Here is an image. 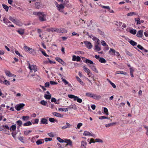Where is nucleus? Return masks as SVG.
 Wrapping results in <instances>:
<instances>
[{
  "instance_id": "nucleus-1",
  "label": "nucleus",
  "mask_w": 148,
  "mask_h": 148,
  "mask_svg": "<svg viewBox=\"0 0 148 148\" xmlns=\"http://www.w3.org/2000/svg\"><path fill=\"white\" fill-rule=\"evenodd\" d=\"M33 14L38 16L39 21L41 22L45 21L47 20L46 15L43 12H34Z\"/></svg>"
},
{
  "instance_id": "nucleus-2",
  "label": "nucleus",
  "mask_w": 148,
  "mask_h": 148,
  "mask_svg": "<svg viewBox=\"0 0 148 148\" xmlns=\"http://www.w3.org/2000/svg\"><path fill=\"white\" fill-rule=\"evenodd\" d=\"M84 71L87 73L88 77L93 78V74L90 72V70L88 69L87 68L86 66H84L83 67Z\"/></svg>"
},
{
  "instance_id": "nucleus-3",
  "label": "nucleus",
  "mask_w": 148,
  "mask_h": 148,
  "mask_svg": "<svg viewBox=\"0 0 148 148\" xmlns=\"http://www.w3.org/2000/svg\"><path fill=\"white\" fill-rule=\"evenodd\" d=\"M28 68L31 71L33 70L34 72H36L37 70V68L36 65H31L29 63L28 64Z\"/></svg>"
},
{
  "instance_id": "nucleus-4",
  "label": "nucleus",
  "mask_w": 148,
  "mask_h": 148,
  "mask_svg": "<svg viewBox=\"0 0 148 148\" xmlns=\"http://www.w3.org/2000/svg\"><path fill=\"white\" fill-rule=\"evenodd\" d=\"M25 106V104L22 103L19 104L17 105L15 107V109L17 111H19L21 109H22L23 107Z\"/></svg>"
},
{
  "instance_id": "nucleus-5",
  "label": "nucleus",
  "mask_w": 148,
  "mask_h": 148,
  "mask_svg": "<svg viewBox=\"0 0 148 148\" xmlns=\"http://www.w3.org/2000/svg\"><path fill=\"white\" fill-rule=\"evenodd\" d=\"M88 65L92 71H94L97 73H99L98 71L97 70L95 66V63H94L92 65H89L88 64Z\"/></svg>"
},
{
  "instance_id": "nucleus-6",
  "label": "nucleus",
  "mask_w": 148,
  "mask_h": 148,
  "mask_svg": "<svg viewBox=\"0 0 148 148\" xmlns=\"http://www.w3.org/2000/svg\"><path fill=\"white\" fill-rule=\"evenodd\" d=\"M84 43L87 48L89 49H91L92 46L90 42L86 41L84 42Z\"/></svg>"
},
{
  "instance_id": "nucleus-7",
  "label": "nucleus",
  "mask_w": 148,
  "mask_h": 148,
  "mask_svg": "<svg viewBox=\"0 0 148 148\" xmlns=\"http://www.w3.org/2000/svg\"><path fill=\"white\" fill-rule=\"evenodd\" d=\"M56 7L58 10L60 12L63 11V10L64 8V6L62 4H58L57 5Z\"/></svg>"
},
{
  "instance_id": "nucleus-8",
  "label": "nucleus",
  "mask_w": 148,
  "mask_h": 148,
  "mask_svg": "<svg viewBox=\"0 0 148 148\" xmlns=\"http://www.w3.org/2000/svg\"><path fill=\"white\" fill-rule=\"evenodd\" d=\"M48 123L47 119L44 118H42L41 119V121L40 122V124H47Z\"/></svg>"
},
{
  "instance_id": "nucleus-9",
  "label": "nucleus",
  "mask_w": 148,
  "mask_h": 148,
  "mask_svg": "<svg viewBox=\"0 0 148 148\" xmlns=\"http://www.w3.org/2000/svg\"><path fill=\"white\" fill-rule=\"evenodd\" d=\"M56 61H58V62L60 63L61 64H62L63 65L66 66V63L64 62L62 59L58 58L57 57L56 58Z\"/></svg>"
},
{
  "instance_id": "nucleus-10",
  "label": "nucleus",
  "mask_w": 148,
  "mask_h": 148,
  "mask_svg": "<svg viewBox=\"0 0 148 148\" xmlns=\"http://www.w3.org/2000/svg\"><path fill=\"white\" fill-rule=\"evenodd\" d=\"M83 135L85 136H91L95 137V135L92 134L89 132L87 131H85L84 132Z\"/></svg>"
},
{
  "instance_id": "nucleus-11",
  "label": "nucleus",
  "mask_w": 148,
  "mask_h": 148,
  "mask_svg": "<svg viewBox=\"0 0 148 148\" xmlns=\"http://www.w3.org/2000/svg\"><path fill=\"white\" fill-rule=\"evenodd\" d=\"M72 60L74 61H79L81 60L79 56L74 55L73 57Z\"/></svg>"
},
{
  "instance_id": "nucleus-12",
  "label": "nucleus",
  "mask_w": 148,
  "mask_h": 148,
  "mask_svg": "<svg viewBox=\"0 0 148 148\" xmlns=\"http://www.w3.org/2000/svg\"><path fill=\"white\" fill-rule=\"evenodd\" d=\"M52 114L54 116L58 117H62L63 116V115H61L60 113L55 112H53Z\"/></svg>"
},
{
  "instance_id": "nucleus-13",
  "label": "nucleus",
  "mask_w": 148,
  "mask_h": 148,
  "mask_svg": "<svg viewBox=\"0 0 148 148\" xmlns=\"http://www.w3.org/2000/svg\"><path fill=\"white\" fill-rule=\"evenodd\" d=\"M66 125H65L62 127V129L64 130V129H66L67 128H69L71 126V125L68 123H66Z\"/></svg>"
},
{
  "instance_id": "nucleus-14",
  "label": "nucleus",
  "mask_w": 148,
  "mask_h": 148,
  "mask_svg": "<svg viewBox=\"0 0 148 148\" xmlns=\"http://www.w3.org/2000/svg\"><path fill=\"white\" fill-rule=\"evenodd\" d=\"M101 97V96L100 95H97L96 94H93L92 98L95 99H99Z\"/></svg>"
},
{
  "instance_id": "nucleus-15",
  "label": "nucleus",
  "mask_w": 148,
  "mask_h": 148,
  "mask_svg": "<svg viewBox=\"0 0 148 148\" xmlns=\"http://www.w3.org/2000/svg\"><path fill=\"white\" fill-rule=\"evenodd\" d=\"M81 148H86L87 145V143L86 142L82 141H81Z\"/></svg>"
},
{
  "instance_id": "nucleus-16",
  "label": "nucleus",
  "mask_w": 148,
  "mask_h": 148,
  "mask_svg": "<svg viewBox=\"0 0 148 148\" xmlns=\"http://www.w3.org/2000/svg\"><path fill=\"white\" fill-rule=\"evenodd\" d=\"M5 74L7 76L9 77H13L14 76V75L11 73L9 71H5Z\"/></svg>"
},
{
  "instance_id": "nucleus-17",
  "label": "nucleus",
  "mask_w": 148,
  "mask_h": 148,
  "mask_svg": "<svg viewBox=\"0 0 148 148\" xmlns=\"http://www.w3.org/2000/svg\"><path fill=\"white\" fill-rule=\"evenodd\" d=\"M143 30H140L138 31L136 34L137 36L138 37H141L143 36Z\"/></svg>"
},
{
  "instance_id": "nucleus-18",
  "label": "nucleus",
  "mask_w": 148,
  "mask_h": 148,
  "mask_svg": "<svg viewBox=\"0 0 148 148\" xmlns=\"http://www.w3.org/2000/svg\"><path fill=\"white\" fill-rule=\"evenodd\" d=\"M35 6L38 9H39L41 8V4L38 2H36L35 3Z\"/></svg>"
},
{
  "instance_id": "nucleus-19",
  "label": "nucleus",
  "mask_w": 148,
  "mask_h": 148,
  "mask_svg": "<svg viewBox=\"0 0 148 148\" xmlns=\"http://www.w3.org/2000/svg\"><path fill=\"white\" fill-rule=\"evenodd\" d=\"M116 51L115 50L112 49L110 48L109 51V53L112 55H115Z\"/></svg>"
},
{
  "instance_id": "nucleus-20",
  "label": "nucleus",
  "mask_w": 148,
  "mask_h": 148,
  "mask_svg": "<svg viewBox=\"0 0 148 148\" xmlns=\"http://www.w3.org/2000/svg\"><path fill=\"white\" fill-rule=\"evenodd\" d=\"M44 143V141L42 139H40L38 140L36 142V143L37 145H39L42 144Z\"/></svg>"
},
{
  "instance_id": "nucleus-21",
  "label": "nucleus",
  "mask_w": 148,
  "mask_h": 148,
  "mask_svg": "<svg viewBox=\"0 0 148 148\" xmlns=\"http://www.w3.org/2000/svg\"><path fill=\"white\" fill-rule=\"evenodd\" d=\"M16 129V125H12L11 127L9 128V130L10 131H15Z\"/></svg>"
},
{
  "instance_id": "nucleus-22",
  "label": "nucleus",
  "mask_w": 148,
  "mask_h": 148,
  "mask_svg": "<svg viewBox=\"0 0 148 148\" xmlns=\"http://www.w3.org/2000/svg\"><path fill=\"white\" fill-rule=\"evenodd\" d=\"M3 22L5 23L6 25H7L8 23H10L11 22L9 21V20L6 18L4 17L3 19Z\"/></svg>"
},
{
  "instance_id": "nucleus-23",
  "label": "nucleus",
  "mask_w": 148,
  "mask_h": 148,
  "mask_svg": "<svg viewBox=\"0 0 148 148\" xmlns=\"http://www.w3.org/2000/svg\"><path fill=\"white\" fill-rule=\"evenodd\" d=\"M85 62L87 64H90L91 65L93 64L94 63L92 61L88 59H86L85 60Z\"/></svg>"
},
{
  "instance_id": "nucleus-24",
  "label": "nucleus",
  "mask_w": 148,
  "mask_h": 148,
  "mask_svg": "<svg viewBox=\"0 0 148 148\" xmlns=\"http://www.w3.org/2000/svg\"><path fill=\"white\" fill-rule=\"evenodd\" d=\"M29 116H23L22 118V119L24 121H27L29 120Z\"/></svg>"
},
{
  "instance_id": "nucleus-25",
  "label": "nucleus",
  "mask_w": 148,
  "mask_h": 148,
  "mask_svg": "<svg viewBox=\"0 0 148 148\" xmlns=\"http://www.w3.org/2000/svg\"><path fill=\"white\" fill-rule=\"evenodd\" d=\"M116 122H115V123H108V124H106L105 126H106V127H109L110 126H112L113 125H114L115 124H116Z\"/></svg>"
},
{
  "instance_id": "nucleus-26",
  "label": "nucleus",
  "mask_w": 148,
  "mask_h": 148,
  "mask_svg": "<svg viewBox=\"0 0 148 148\" xmlns=\"http://www.w3.org/2000/svg\"><path fill=\"white\" fill-rule=\"evenodd\" d=\"M99 61L101 63H105L106 62V61L103 58H100Z\"/></svg>"
},
{
  "instance_id": "nucleus-27",
  "label": "nucleus",
  "mask_w": 148,
  "mask_h": 148,
  "mask_svg": "<svg viewBox=\"0 0 148 148\" xmlns=\"http://www.w3.org/2000/svg\"><path fill=\"white\" fill-rule=\"evenodd\" d=\"M95 50L97 51H99L101 50V48L98 45L95 44Z\"/></svg>"
},
{
  "instance_id": "nucleus-28",
  "label": "nucleus",
  "mask_w": 148,
  "mask_h": 148,
  "mask_svg": "<svg viewBox=\"0 0 148 148\" xmlns=\"http://www.w3.org/2000/svg\"><path fill=\"white\" fill-rule=\"evenodd\" d=\"M101 44L103 46H106L107 47V49H108V45L106 44V43L104 41L101 40Z\"/></svg>"
},
{
  "instance_id": "nucleus-29",
  "label": "nucleus",
  "mask_w": 148,
  "mask_h": 148,
  "mask_svg": "<svg viewBox=\"0 0 148 148\" xmlns=\"http://www.w3.org/2000/svg\"><path fill=\"white\" fill-rule=\"evenodd\" d=\"M129 42L131 45L133 46H136L137 45L136 42H134V41L131 40L129 41Z\"/></svg>"
},
{
  "instance_id": "nucleus-30",
  "label": "nucleus",
  "mask_w": 148,
  "mask_h": 148,
  "mask_svg": "<svg viewBox=\"0 0 148 148\" xmlns=\"http://www.w3.org/2000/svg\"><path fill=\"white\" fill-rule=\"evenodd\" d=\"M32 132V131L31 130L25 131H24L23 134L24 135L27 136L30 133Z\"/></svg>"
},
{
  "instance_id": "nucleus-31",
  "label": "nucleus",
  "mask_w": 148,
  "mask_h": 148,
  "mask_svg": "<svg viewBox=\"0 0 148 148\" xmlns=\"http://www.w3.org/2000/svg\"><path fill=\"white\" fill-rule=\"evenodd\" d=\"M77 101V102L79 103H82V100L81 99L79 98L77 96L75 97V99L74 101Z\"/></svg>"
},
{
  "instance_id": "nucleus-32",
  "label": "nucleus",
  "mask_w": 148,
  "mask_h": 148,
  "mask_svg": "<svg viewBox=\"0 0 148 148\" xmlns=\"http://www.w3.org/2000/svg\"><path fill=\"white\" fill-rule=\"evenodd\" d=\"M66 140V141H65V142L67 143L66 145H69L71 146L72 145V142L70 140Z\"/></svg>"
},
{
  "instance_id": "nucleus-33",
  "label": "nucleus",
  "mask_w": 148,
  "mask_h": 148,
  "mask_svg": "<svg viewBox=\"0 0 148 148\" xmlns=\"http://www.w3.org/2000/svg\"><path fill=\"white\" fill-rule=\"evenodd\" d=\"M119 74H123L124 75H125L126 74V73L125 72H124L123 71H117L115 73L116 75Z\"/></svg>"
},
{
  "instance_id": "nucleus-34",
  "label": "nucleus",
  "mask_w": 148,
  "mask_h": 148,
  "mask_svg": "<svg viewBox=\"0 0 148 148\" xmlns=\"http://www.w3.org/2000/svg\"><path fill=\"white\" fill-rule=\"evenodd\" d=\"M32 124V123L30 121L27 122L26 123L23 124V125L24 126H28L31 125Z\"/></svg>"
},
{
  "instance_id": "nucleus-35",
  "label": "nucleus",
  "mask_w": 148,
  "mask_h": 148,
  "mask_svg": "<svg viewBox=\"0 0 148 148\" xmlns=\"http://www.w3.org/2000/svg\"><path fill=\"white\" fill-rule=\"evenodd\" d=\"M68 108L69 109H76L77 108L76 105L75 104H73L69 106Z\"/></svg>"
},
{
  "instance_id": "nucleus-36",
  "label": "nucleus",
  "mask_w": 148,
  "mask_h": 148,
  "mask_svg": "<svg viewBox=\"0 0 148 148\" xmlns=\"http://www.w3.org/2000/svg\"><path fill=\"white\" fill-rule=\"evenodd\" d=\"M60 33H66L67 32V31L64 28H60Z\"/></svg>"
},
{
  "instance_id": "nucleus-37",
  "label": "nucleus",
  "mask_w": 148,
  "mask_h": 148,
  "mask_svg": "<svg viewBox=\"0 0 148 148\" xmlns=\"http://www.w3.org/2000/svg\"><path fill=\"white\" fill-rule=\"evenodd\" d=\"M76 96L72 95H68V97L70 98L73 99V100L74 101L75 99V97Z\"/></svg>"
},
{
  "instance_id": "nucleus-38",
  "label": "nucleus",
  "mask_w": 148,
  "mask_h": 148,
  "mask_svg": "<svg viewBox=\"0 0 148 148\" xmlns=\"http://www.w3.org/2000/svg\"><path fill=\"white\" fill-rule=\"evenodd\" d=\"M44 97L46 99H49L51 98V95H47L46 94H45L44 95Z\"/></svg>"
},
{
  "instance_id": "nucleus-39",
  "label": "nucleus",
  "mask_w": 148,
  "mask_h": 148,
  "mask_svg": "<svg viewBox=\"0 0 148 148\" xmlns=\"http://www.w3.org/2000/svg\"><path fill=\"white\" fill-rule=\"evenodd\" d=\"M14 23L19 26L21 25V23L20 22V21L18 19H16V20L15 21Z\"/></svg>"
},
{
  "instance_id": "nucleus-40",
  "label": "nucleus",
  "mask_w": 148,
  "mask_h": 148,
  "mask_svg": "<svg viewBox=\"0 0 148 148\" xmlns=\"http://www.w3.org/2000/svg\"><path fill=\"white\" fill-rule=\"evenodd\" d=\"M2 6L6 12L8 11L9 9V7L7 5L5 4H3Z\"/></svg>"
},
{
  "instance_id": "nucleus-41",
  "label": "nucleus",
  "mask_w": 148,
  "mask_h": 148,
  "mask_svg": "<svg viewBox=\"0 0 148 148\" xmlns=\"http://www.w3.org/2000/svg\"><path fill=\"white\" fill-rule=\"evenodd\" d=\"M130 32L131 34L134 35L136 34V30L135 29H131L130 30Z\"/></svg>"
},
{
  "instance_id": "nucleus-42",
  "label": "nucleus",
  "mask_w": 148,
  "mask_h": 148,
  "mask_svg": "<svg viewBox=\"0 0 148 148\" xmlns=\"http://www.w3.org/2000/svg\"><path fill=\"white\" fill-rule=\"evenodd\" d=\"M28 52L31 54H34L35 53V51L33 49L30 48Z\"/></svg>"
},
{
  "instance_id": "nucleus-43",
  "label": "nucleus",
  "mask_w": 148,
  "mask_h": 148,
  "mask_svg": "<svg viewBox=\"0 0 148 148\" xmlns=\"http://www.w3.org/2000/svg\"><path fill=\"white\" fill-rule=\"evenodd\" d=\"M16 123L18 125V127L21 126L22 124V122L21 120H18L16 122Z\"/></svg>"
},
{
  "instance_id": "nucleus-44",
  "label": "nucleus",
  "mask_w": 148,
  "mask_h": 148,
  "mask_svg": "<svg viewBox=\"0 0 148 148\" xmlns=\"http://www.w3.org/2000/svg\"><path fill=\"white\" fill-rule=\"evenodd\" d=\"M18 139L22 143H24V137L23 136H19L18 137Z\"/></svg>"
},
{
  "instance_id": "nucleus-45",
  "label": "nucleus",
  "mask_w": 148,
  "mask_h": 148,
  "mask_svg": "<svg viewBox=\"0 0 148 148\" xmlns=\"http://www.w3.org/2000/svg\"><path fill=\"white\" fill-rule=\"evenodd\" d=\"M40 103L41 104L45 106H46L47 104V102L44 100H42Z\"/></svg>"
},
{
  "instance_id": "nucleus-46",
  "label": "nucleus",
  "mask_w": 148,
  "mask_h": 148,
  "mask_svg": "<svg viewBox=\"0 0 148 148\" xmlns=\"http://www.w3.org/2000/svg\"><path fill=\"white\" fill-rule=\"evenodd\" d=\"M58 110L60 111H65L66 112L68 110V108H60L58 109Z\"/></svg>"
},
{
  "instance_id": "nucleus-47",
  "label": "nucleus",
  "mask_w": 148,
  "mask_h": 148,
  "mask_svg": "<svg viewBox=\"0 0 148 148\" xmlns=\"http://www.w3.org/2000/svg\"><path fill=\"white\" fill-rule=\"evenodd\" d=\"M108 82L111 85V86L114 88H115L116 87V86L113 83H112L111 81H110V80L108 79Z\"/></svg>"
},
{
  "instance_id": "nucleus-48",
  "label": "nucleus",
  "mask_w": 148,
  "mask_h": 148,
  "mask_svg": "<svg viewBox=\"0 0 148 148\" xmlns=\"http://www.w3.org/2000/svg\"><path fill=\"white\" fill-rule=\"evenodd\" d=\"M9 19L14 23H15V21L16 20V19L10 16L9 17Z\"/></svg>"
},
{
  "instance_id": "nucleus-49",
  "label": "nucleus",
  "mask_w": 148,
  "mask_h": 148,
  "mask_svg": "<svg viewBox=\"0 0 148 148\" xmlns=\"http://www.w3.org/2000/svg\"><path fill=\"white\" fill-rule=\"evenodd\" d=\"M1 127H2L4 128V129H7L8 130L9 129V128L8 125H3L1 126Z\"/></svg>"
},
{
  "instance_id": "nucleus-50",
  "label": "nucleus",
  "mask_w": 148,
  "mask_h": 148,
  "mask_svg": "<svg viewBox=\"0 0 148 148\" xmlns=\"http://www.w3.org/2000/svg\"><path fill=\"white\" fill-rule=\"evenodd\" d=\"M93 94L90 92H87L86 94V95L87 97L92 98Z\"/></svg>"
},
{
  "instance_id": "nucleus-51",
  "label": "nucleus",
  "mask_w": 148,
  "mask_h": 148,
  "mask_svg": "<svg viewBox=\"0 0 148 148\" xmlns=\"http://www.w3.org/2000/svg\"><path fill=\"white\" fill-rule=\"evenodd\" d=\"M17 32L20 34L22 35L24 33V31L23 29H20L17 31Z\"/></svg>"
},
{
  "instance_id": "nucleus-52",
  "label": "nucleus",
  "mask_w": 148,
  "mask_h": 148,
  "mask_svg": "<svg viewBox=\"0 0 148 148\" xmlns=\"http://www.w3.org/2000/svg\"><path fill=\"white\" fill-rule=\"evenodd\" d=\"M23 48H24V50L28 52V51H29V49L30 48L27 46H24Z\"/></svg>"
},
{
  "instance_id": "nucleus-53",
  "label": "nucleus",
  "mask_w": 148,
  "mask_h": 148,
  "mask_svg": "<svg viewBox=\"0 0 148 148\" xmlns=\"http://www.w3.org/2000/svg\"><path fill=\"white\" fill-rule=\"evenodd\" d=\"M135 21L136 22H137V24H140V19L139 18H138L137 19L135 18Z\"/></svg>"
},
{
  "instance_id": "nucleus-54",
  "label": "nucleus",
  "mask_w": 148,
  "mask_h": 148,
  "mask_svg": "<svg viewBox=\"0 0 148 148\" xmlns=\"http://www.w3.org/2000/svg\"><path fill=\"white\" fill-rule=\"evenodd\" d=\"M95 140H96L95 142H96L100 143H103V140L100 139L96 138L95 139Z\"/></svg>"
},
{
  "instance_id": "nucleus-55",
  "label": "nucleus",
  "mask_w": 148,
  "mask_h": 148,
  "mask_svg": "<svg viewBox=\"0 0 148 148\" xmlns=\"http://www.w3.org/2000/svg\"><path fill=\"white\" fill-rule=\"evenodd\" d=\"M104 112L107 115L108 114V109L106 108H104Z\"/></svg>"
},
{
  "instance_id": "nucleus-56",
  "label": "nucleus",
  "mask_w": 148,
  "mask_h": 148,
  "mask_svg": "<svg viewBox=\"0 0 148 148\" xmlns=\"http://www.w3.org/2000/svg\"><path fill=\"white\" fill-rule=\"evenodd\" d=\"M134 14H135V13L134 12H130L127 13V16H132Z\"/></svg>"
},
{
  "instance_id": "nucleus-57",
  "label": "nucleus",
  "mask_w": 148,
  "mask_h": 148,
  "mask_svg": "<svg viewBox=\"0 0 148 148\" xmlns=\"http://www.w3.org/2000/svg\"><path fill=\"white\" fill-rule=\"evenodd\" d=\"M57 140L60 142V143H63L64 142V140L62 139L61 138H60V137H58L57 138Z\"/></svg>"
},
{
  "instance_id": "nucleus-58",
  "label": "nucleus",
  "mask_w": 148,
  "mask_h": 148,
  "mask_svg": "<svg viewBox=\"0 0 148 148\" xmlns=\"http://www.w3.org/2000/svg\"><path fill=\"white\" fill-rule=\"evenodd\" d=\"M95 141L94 139L93 138H91L89 141V144H91L92 143H95Z\"/></svg>"
},
{
  "instance_id": "nucleus-59",
  "label": "nucleus",
  "mask_w": 148,
  "mask_h": 148,
  "mask_svg": "<svg viewBox=\"0 0 148 148\" xmlns=\"http://www.w3.org/2000/svg\"><path fill=\"white\" fill-rule=\"evenodd\" d=\"M54 32H56L57 33H60V28H54Z\"/></svg>"
},
{
  "instance_id": "nucleus-60",
  "label": "nucleus",
  "mask_w": 148,
  "mask_h": 148,
  "mask_svg": "<svg viewBox=\"0 0 148 148\" xmlns=\"http://www.w3.org/2000/svg\"><path fill=\"white\" fill-rule=\"evenodd\" d=\"M3 83L5 85H7L8 84L10 85V82L6 80H5L4 81V82H3Z\"/></svg>"
},
{
  "instance_id": "nucleus-61",
  "label": "nucleus",
  "mask_w": 148,
  "mask_h": 148,
  "mask_svg": "<svg viewBox=\"0 0 148 148\" xmlns=\"http://www.w3.org/2000/svg\"><path fill=\"white\" fill-rule=\"evenodd\" d=\"M108 119V117H106L104 116H100L99 117V119L100 120H102L103 119Z\"/></svg>"
},
{
  "instance_id": "nucleus-62",
  "label": "nucleus",
  "mask_w": 148,
  "mask_h": 148,
  "mask_svg": "<svg viewBox=\"0 0 148 148\" xmlns=\"http://www.w3.org/2000/svg\"><path fill=\"white\" fill-rule=\"evenodd\" d=\"M49 120L51 122L53 123L55 122V119L53 118H49Z\"/></svg>"
},
{
  "instance_id": "nucleus-63",
  "label": "nucleus",
  "mask_w": 148,
  "mask_h": 148,
  "mask_svg": "<svg viewBox=\"0 0 148 148\" xmlns=\"http://www.w3.org/2000/svg\"><path fill=\"white\" fill-rule=\"evenodd\" d=\"M82 123H79L77 125V128L78 129H79L80 127L82 126Z\"/></svg>"
},
{
  "instance_id": "nucleus-64",
  "label": "nucleus",
  "mask_w": 148,
  "mask_h": 148,
  "mask_svg": "<svg viewBox=\"0 0 148 148\" xmlns=\"http://www.w3.org/2000/svg\"><path fill=\"white\" fill-rule=\"evenodd\" d=\"M145 128L146 129V134L147 135H148V127L147 126H144Z\"/></svg>"
}]
</instances>
